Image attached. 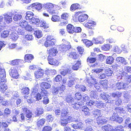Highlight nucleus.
<instances>
[{
  "mask_svg": "<svg viewBox=\"0 0 131 131\" xmlns=\"http://www.w3.org/2000/svg\"><path fill=\"white\" fill-rule=\"evenodd\" d=\"M69 112L67 109H62L61 112L60 120L61 124L63 126H66L68 123L72 122L73 118L71 116H68Z\"/></svg>",
  "mask_w": 131,
  "mask_h": 131,
  "instance_id": "f257e3e1",
  "label": "nucleus"
},
{
  "mask_svg": "<svg viewBox=\"0 0 131 131\" xmlns=\"http://www.w3.org/2000/svg\"><path fill=\"white\" fill-rule=\"evenodd\" d=\"M6 80L5 79H3L0 80V91L1 92L5 93L6 95L9 92L8 90V88L7 85L5 84Z\"/></svg>",
  "mask_w": 131,
  "mask_h": 131,
  "instance_id": "f03ea898",
  "label": "nucleus"
},
{
  "mask_svg": "<svg viewBox=\"0 0 131 131\" xmlns=\"http://www.w3.org/2000/svg\"><path fill=\"white\" fill-rule=\"evenodd\" d=\"M42 8V5L41 4L38 3H35L31 4L27 7V9L34 11L33 9H35L38 11H39Z\"/></svg>",
  "mask_w": 131,
  "mask_h": 131,
  "instance_id": "7ed1b4c3",
  "label": "nucleus"
},
{
  "mask_svg": "<svg viewBox=\"0 0 131 131\" xmlns=\"http://www.w3.org/2000/svg\"><path fill=\"white\" fill-rule=\"evenodd\" d=\"M82 12L79 11L76 12L75 14V16H78V20L79 22H83L86 20L88 17V16L86 14H82Z\"/></svg>",
  "mask_w": 131,
  "mask_h": 131,
  "instance_id": "20e7f679",
  "label": "nucleus"
},
{
  "mask_svg": "<svg viewBox=\"0 0 131 131\" xmlns=\"http://www.w3.org/2000/svg\"><path fill=\"white\" fill-rule=\"evenodd\" d=\"M54 39L50 36H48L46 38V40L45 42L44 46L46 47L51 46L54 45Z\"/></svg>",
  "mask_w": 131,
  "mask_h": 131,
  "instance_id": "39448f33",
  "label": "nucleus"
},
{
  "mask_svg": "<svg viewBox=\"0 0 131 131\" xmlns=\"http://www.w3.org/2000/svg\"><path fill=\"white\" fill-rule=\"evenodd\" d=\"M108 118L102 115L99 116L96 118L97 123L99 125H102L106 124L108 121Z\"/></svg>",
  "mask_w": 131,
  "mask_h": 131,
  "instance_id": "423d86ee",
  "label": "nucleus"
},
{
  "mask_svg": "<svg viewBox=\"0 0 131 131\" xmlns=\"http://www.w3.org/2000/svg\"><path fill=\"white\" fill-rule=\"evenodd\" d=\"M34 21H32L33 23L37 24V23H40V26L41 27L43 28L44 29H47L49 28V25L45 21H41L36 19L34 18L33 20Z\"/></svg>",
  "mask_w": 131,
  "mask_h": 131,
  "instance_id": "0eeeda50",
  "label": "nucleus"
},
{
  "mask_svg": "<svg viewBox=\"0 0 131 131\" xmlns=\"http://www.w3.org/2000/svg\"><path fill=\"white\" fill-rule=\"evenodd\" d=\"M9 75L12 78L17 79L18 78L19 74L17 70L15 68H11L9 70Z\"/></svg>",
  "mask_w": 131,
  "mask_h": 131,
  "instance_id": "6e6552de",
  "label": "nucleus"
},
{
  "mask_svg": "<svg viewBox=\"0 0 131 131\" xmlns=\"http://www.w3.org/2000/svg\"><path fill=\"white\" fill-rule=\"evenodd\" d=\"M49 55L48 57H54L56 56L58 51L57 49L53 47L50 49L47 50Z\"/></svg>",
  "mask_w": 131,
  "mask_h": 131,
  "instance_id": "1a4fd4ad",
  "label": "nucleus"
},
{
  "mask_svg": "<svg viewBox=\"0 0 131 131\" xmlns=\"http://www.w3.org/2000/svg\"><path fill=\"white\" fill-rule=\"evenodd\" d=\"M53 57H49L47 58V60L49 64L51 65L57 66L59 64V62L58 60L54 58Z\"/></svg>",
  "mask_w": 131,
  "mask_h": 131,
  "instance_id": "9d476101",
  "label": "nucleus"
},
{
  "mask_svg": "<svg viewBox=\"0 0 131 131\" xmlns=\"http://www.w3.org/2000/svg\"><path fill=\"white\" fill-rule=\"evenodd\" d=\"M22 109L23 111L25 113L26 117L28 119H31L32 115V112L26 107H23Z\"/></svg>",
  "mask_w": 131,
  "mask_h": 131,
  "instance_id": "9b49d317",
  "label": "nucleus"
},
{
  "mask_svg": "<svg viewBox=\"0 0 131 131\" xmlns=\"http://www.w3.org/2000/svg\"><path fill=\"white\" fill-rule=\"evenodd\" d=\"M38 87L37 86H35L33 88L32 91L30 95L31 96L30 98L28 99L27 101L28 103H31L33 102L34 100L33 99V97H32V96L38 92Z\"/></svg>",
  "mask_w": 131,
  "mask_h": 131,
  "instance_id": "f8f14e48",
  "label": "nucleus"
},
{
  "mask_svg": "<svg viewBox=\"0 0 131 131\" xmlns=\"http://www.w3.org/2000/svg\"><path fill=\"white\" fill-rule=\"evenodd\" d=\"M116 89L119 90L122 89H125L127 88L126 83L123 82H118L115 85Z\"/></svg>",
  "mask_w": 131,
  "mask_h": 131,
  "instance_id": "ddd939ff",
  "label": "nucleus"
},
{
  "mask_svg": "<svg viewBox=\"0 0 131 131\" xmlns=\"http://www.w3.org/2000/svg\"><path fill=\"white\" fill-rule=\"evenodd\" d=\"M111 119L112 121H115L119 124L122 123L123 121V119L122 117H120L118 115H117L116 114L112 116Z\"/></svg>",
  "mask_w": 131,
  "mask_h": 131,
  "instance_id": "4468645a",
  "label": "nucleus"
},
{
  "mask_svg": "<svg viewBox=\"0 0 131 131\" xmlns=\"http://www.w3.org/2000/svg\"><path fill=\"white\" fill-rule=\"evenodd\" d=\"M96 25V23L92 20H89L88 22L85 23L84 26L86 27L91 29H93V27Z\"/></svg>",
  "mask_w": 131,
  "mask_h": 131,
  "instance_id": "2eb2a0df",
  "label": "nucleus"
},
{
  "mask_svg": "<svg viewBox=\"0 0 131 131\" xmlns=\"http://www.w3.org/2000/svg\"><path fill=\"white\" fill-rule=\"evenodd\" d=\"M44 74L43 70L39 69L34 72L35 76L37 79L42 78Z\"/></svg>",
  "mask_w": 131,
  "mask_h": 131,
  "instance_id": "dca6fc26",
  "label": "nucleus"
},
{
  "mask_svg": "<svg viewBox=\"0 0 131 131\" xmlns=\"http://www.w3.org/2000/svg\"><path fill=\"white\" fill-rule=\"evenodd\" d=\"M65 85L62 84L59 88H56L54 89V93L57 94L59 91L60 93H63L66 89Z\"/></svg>",
  "mask_w": 131,
  "mask_h": 131,
  "instance_id": "f3484780",
  "label": "nucleus"
},
{
  "mask_svg": "<svg viewBox=\"0 0 131 131\" xmlns=\"http://www.w3.org/2000/svg\"><path fill=\"white\" fill-rule=\"evenodd\" d=\"M60 74L63 76L68 75L69 77V79H71L72 77L71 70L69 69H67L66 70H64L61 71Z\"/></svg>",
  "mask_w": 131,
  "mask_h": 131,
  "instance_id": "a211bd4d",
  "label": "nucleus"
},
{
  "mask_svg": "<svg viewBox=\"0 0 131 131\" xmlns=\"http://www.w3.org/2000/svg\"><path fill=\"white\" fill-rule=\"evenodd\" d=\"M101 128L104 131H114L115 130L112 126L108 124L102 126Z\"/></svg>",
  "mask_w": 131,
  "mask_h": 131,
  "instance_id": "6ab92c4d",
  "label": "nucleus"
},
{
  "mask_svg": "<svg viewBox=\"0 0 131 131\" xmlns=\"http://www.w3.org/2000/svg\"><path fill=\"white\" fill-rule=\"evenodd\" d=\"M67 32L70 34L74 33V27L70 24H68L66 27Z\"/></svg>",
  "mask_w": 131,
  "mask_h": 131,
  "instance_id": "aec40b11",
  "label": "nucleus"
},
{
  "mask_svg": "<svg viewBox=\"0 0 131 131\" xmlns=\"http://www.w3.org/2000/svg\"><path fill=\"white\" fill-rule=\"evenodd\" d=\"M33 13L30 11H28L26 12L25 18L26 20H30L33 18L34 16Z\"/></svg>",
  "mask_w": 131,
  "mask_h": 131,
  "instance_id": "412c9836",
  "label": "nucleus"
},
{
  "mask_svg": "<svg viewBox=\"0 0 131 131\" xmlns=\"http://www.w3.org/2000/svg\"><path fill=\"white\" fill-rule=\"evenodd\" d=\"M43 112L44 110L41 107L37 108L35 112V116L36 117L39 116L43 114Z\"/></svg>",
  "mask_w": 131,
  "mask_h": 131,
  "instance_id": "4be33fe9",
  "label": "nucleus"
},
{
  "mask_svg": "<svg viewBox=\"0 0 131 131\" xmlns=\"http://www.w3.org/2000/svg\"><path fill=\"white\" fill-rule=\"evenodd\" d=\"M34 58L33 56L31 54H26L24 57V60L25 62H30Z\"/></svg>",
  "mask_w": 131,
  "mask_h": 131,
  "instance_id": "5701e85b",
  "label": "nucleus"
},
{
  "mask_svg": "<svg viewBox=\"0 0 131 131\" xmlns=\"http://www.w3.org/2000/svg\"><path fill=\"white\" fill-rule=\"evenodd\" d=\"M101 96L102 98L106 101V103H109L111 102V101L109 100L110 96L105 93L101 94Z\"/></svg>",
  "mask_w": 131,
  "mask_h": 131,
  "instance_id": "b1692460",
  "label": "nucleus"
},
{
  "mask_svg": "<svg viewBox=\"0 0 131 131\" xmlns=\"http://www.w3.org/2000/svg\"><path fill=\"white\" fill-rule=\"evenodd\" d=\"M46 121V119L45 118H42L39 120L36 123L37 126L39 127H41L45 124Z\"/></svg>",
  "mask_w": 131,
  "mask_h": 131,
  "instance_id": "393cba45",
  "label": "nucleus"
},
{
  "mask_svg": "<svg viewBox=\"0 0 131 131\" xmlns=\"http://www.w3.org/2000/svg\"><path fill=\"white\" fill-rule=\"evenodd\" d=\"M54 6V5L51 3H47L45 4L44 5V6L45 8L47 9V10L50 12L52 8Z\"/></svg>",
  "mask_w": 131,
  "mask_h": 131,
  "instance_id": "a878e982",
  "label": "nucleus"
},
{
  "mask_svg": "<svg viewBox=\"0 0 131 131\" xmlns=\"http://www.w3.org/2000/svg\"><path fill=\"white\" fill-rule=\"evenodd\" d=\"M82 41L85 44L86 46L88 47L91 46L93 44L91 41L87 39H82Z\"/></svg>",
  "mask_w": 131,
  "mask_h": 131,
  "instance_id": "bb28decb",
  "label": "nucleus"
},
{
  "mask_svg": "<svg viewBox=\"0 0 131 131\" xmlns=\"http://www.w3.org/2000/svg\"><path fill=\"white\" fill-rule=\"evenodd\" d=\"M4 16V19L6 23L9 24L12 22V19L11 16L7 14H6Z\"/></svg>",
  "mask_w": 131,
  "mask_h": 131,
  "instance_id": "cd10ccee",
  "label": "nucleus"
},
{
  "mask_svg": "<svg viewBox=\"0 0 131 131\" xmlns=\"http://www.w3.org/2000/svg\"><path fill=\"white\" fill-rule=\"evenodd\" d=\"M69 56L73 60H77L78 59L79 55L76 52H71L69 53Z\"/></svg>",
  "mask_w": 131,
  "mask_h": 131,
  "instance_id": "c85d7f7f",
  "label": "nucleus"
},
{
  "mask_svg": "<svg viewBox=\"0 0 131 131\" xmlns=\"http://www.w3.org/2000/svg\"><path fill=\"white\" fill-rule=\"evenodd\" d=\"M83 123L81 122H79L77 124H73L72 127L75 129H78L82 128L83 127Z\"/></svg>",
  "mask_w": 131,
  "mask_h": 131,
  "instance_id": "c756f323",
  "label": "nucleus"
},
{
  "mask_svg": "<svg viewBox=\"0 0 131 131\" xmlns=\"http://www.w3.org/2000/svg\"><path fill=\"white\" fill-rule=\"evenodd\" d=\"M21 91V93L24 95H27L30 93V89L27 87H25L20 89Z\"/></svg>",
  "mask_w": 131,
  "mask_h": 131,
  "instance_id": "7c9ffc66",
  "label": "nucleus"
},
{
  "mask_svg": "<svg viewBox=\"0 0 131 131\" xmlns=\"http://www.w3.org/2000/svg\"><path fill=\"white\" fill-rule=\"evenodd\" d=\"M114 59L112 56H109L107 57L106 59V63L107 64L111 65L114 62Z\"/></svg>",
  "mask_w": 131,
  "mask_h": 131,
  "instance_id": "2f4dec72",
  "label": "nucleus"
},
{
  "mask_svg": "<svg viewBox=\"0 0 131 131\" xmlns=\"http://www.w3.org/2000/svg\"><path fill=\"white\" fill-rule=\"evenodd\" d=\"M116 60L118 63H121L124 64H126V60L124 58L122 57H117L116 58Z\"/></svg>",
  "mask_w": 131,
  "mask_h": 131,
  "instance_id": "473e14b6",
  "label": "nucleus"
},
{
  "mask_svg": "<svg viewBox=\"0 0 131 131\" xmlns=\"http://www.w3.org/2000/svg\"><path fill=\"white\" fill-rule=\"evenodd\" d=\"M81 61L78 60L77 61L76 63L73 65L72 67V69L74 70H78L79 68V67L81 65Z\"/></svg>",
  "mask_w": 131,
  "mask_h": 131,
  "instance_id": "72a5a7b5",
  "label": "nucleus"
},
{
  "mask_svg": "<svg viewBox=\"0 0 131 131\" xmlns=\"http://www.w3.org/2000/svg\"><path fill=\"white\" fill-rule=\"evenodd\" d=\"M22 60L20 59H16L10 62V64L12 65H18L21 63Z\"/></svg>",
  "mask_w": 131,
  "mask_h": 131,
  "instance_id": "f704fd0d",
  "label": "nucleus"
},
{
  "mask_svg": "<svg viewBox=\"0 0 131 131\" xmlns=\"http://www.w3.org/2000/svg\"><path fill=\"white\" fill-rule=\"evenodd\" d=\"M108 83L107 80L105 79L104 80H100V84L104 88H107Z\"/></svg>",
  "mask_w": 131,
  "mask_h": 131,
  "instance_id": "c9c22d12",
  "label": "nucleus"
},
{
  "mask_svg": "<svg viewBox=\"0 0 131 131\" xmlns=\"http://www.w3.org/2000/svg\"><path fill=\"white\" fill-rule=\"evenodd\" d=\"M122 92L119 91H117L116 92H113L112 96L113 97H116L118 98L121 97L122 95Z\"/></svg>",
  "mask_w": 131,
  "mask_h": 131,
  "instance_id": "e433bc0d",
  "label": "nucleus"
},
{
  "mask_svg": "<svg viewBox=\"0 0 131 131\" xmlns=\"http://www.w3.org/2000/svg\"><path fill=\"white\" fill-rule=\"evenodd\" d=\"M82 110L85 115H89L90 114V110L87 107L85 106H83Z\"/></svg>",
  "mask_w": 131,
  "mask_h": 131,
  "instance_id": "4c0bfd02",
  "label": "nucleus"
},
{
  "mask_svg": "<svg viewBox=\"0 0 131 131\" xmlns=\"http://www.w3.org/2000/svg\"><path fill=\"white\" fill-rule=\"evenodd\" d=\"M5 72L4 70L0 68V79L1 80L3 79H5Z\"/></svg>",
  "mask_w": 131,
  "mask_h": 131,
  "instance_id": "58836bf2",
  "label": "nucleus"
},
{
  "mask_svg": "<svg viewBox=\"0 0 131 131\" xmlns=\"http://www.w3.org/2000/svg\"><path fill=\"white\" fill-rule=\"evenodd\" d=\"M82 97L81 94L80 92H77L75 94L74 98L77 101H79L82 99Z\"/></svg>",
  "mask_w": 131,
  "mask_h": 131,
  "instance_id": "ea45409f",
  "label": "nucleus"
},
{
  "mask_svg": "<svg viewBox=\"0 0 131 131\" xmlns=\"http://www.w3.org/2000/svg\"><path fill=\"white\" fill-rule=\"evenodd\" d=\"M41 86L42 88V89H48L50 87V85L47 82H43L41 84Z\"/></svg>",
  "mask_w": 131,
  "mask_h": 131,
  "instance_id": "a19ab883",
  "label": "nucleus"
},
{
  "mask_svg": "<svg viewBox=\"0 0 131 131\" xmlns=\"http://www.w3.org/2000/svg\"><path fill=\"white\" fill-rule=\"evenodd\" d=\"M42 95H41V94L39 93H37L36 94L35 96H32V97H33V99L34 100V101H35L34 98H35L36 99V101H39L40 100H41L42 99Z\"/></svg>",
  "mask_w": 131,
  "mask_h": 131,
  "instance_id": "79ce46f5",
  "label": "nucleus"
},
{
  "mask_svg": "<svg viewBox=\"0 0 131 131\" xmlns=\"http://www.w3.org/2000/svg\"><path fill=\"white\" fill-rule=\"evenodd\" d=\"M79 5L77 4H74L72 5L70 7V10L71 11H74L79 8Z\"/></svg>",
  "mask_w": 131,
  "mask_h": 131,
  "instance_id": "37998d69",
  "label": "nucleus"
},
{
  "mask_svg": "<svg viewBox=\"0 0 131 131\" xmlns=\"http://www.w3.org/2000/svg\"><path fill=\"white\" fill-rule=\"evenodd\" d=\"M96 59L95 58L88 57L87 59V62L89 63H93L96 61Z\"/></svg>",
  "mask_w": 131,
  "mask_h": 131,
  "instance_id": "c03bdc74",
  "label": "nucleus"
},
{
  "mask_svg": "<svg viewBox=\"0 0 131 131\" xmlns=\"http://www.w3.org/2000/svg\"><path fill=\"white\" fill-rule=\"evenodd\" d=\"M9 34V31L8 30L4 31L1 33V36L2 38H5L7 37Z\"/></svg>",
  "mask_w": 131,
  "mask_h": 131,
  "instance_id": "a18cd8bd",
  "label": "nucleus"
},
{
  "mask_svg": "<svg viewBox=\"0 0 131 131\" xmlns=\"http://www.w3.org/2000/svg\"><path fill=\"white\" fill-rule=\"evenodd\" d=\"M22 16L21 15L18 14H15L13 17L14 20L15 21H17L21 19Z\"/></svg>",
  "mask_w": 131,
  "mask_h": 131,
  "instance_id": "49530a36",
  "label": "nucleus"
},
{
  "mask_svg": "<svg viewBox=\"0 0 131 131\" xmlns=\"http://www.w3.org/2000/svg\"><path fill=\"white\" fill-rule=\"evenodd\" d=\"M60 16L57 15H53L51 18V20L54 22L58 21L60 20Z\"/></svg>",
  "mask_w": 131,
  "mask_h": 131,
  "instance_id": "de8ad7c7",
  "label": "nucleus"
},
{
  "mask_svg": "<svg viewBox=\"0 0 131 131\" xmlns=\"http://www.w3.org/2000/svg\"><path fill=\"white\" fill-rule=\"evenodd\" d=\"M105 73L106 75L109 77L112 75L113 72L110 68H108L106 70Z\"/></svg>",
  "mask_w": 131,
  "mask_h": 131,
  "instance_id": "09e8293b",
  "label": "nucleus"
},
{
  "mask_svg": "<svg viewBox=\"0 0 131 131\" xmlns=\"http://www.w3.org/2000/svg\"><path fill=\"white\" fill-rule=\"evenodd\" d=\"M76 89H78L80 90L81 91L84 92L86 90V88L84 85H82L80 86L78 85H77L75 86Z\"/></svg>",
  "mask_w": 131,
  "mask_h": 131,
  "instance_id": "8fccbe9b",
  "label": "nucleus"
},
{
  "mask_svg": "<svg viewBox=\"0 0 131 131\" xmlns=\"http://www.w3.org/2000/svg\"><path fill=\"white\" fill-rule=\"evenodd\" d=\"M52 130V128L51 126L47 125L42 128L41 131H51Z\"/></svg>",
  "mask_w": 131,
  "mask_h": 131,
  "instance_id": "3c124183",
  "label": "nucleus"
},
{
  "mask_svg": "<svg viewBox=\"0 0 131 131\" xmlns=\"http://www.w3.org/2000/svg\"><path fill=\"white\" fill-rule=\"evenodd\" d=\"M93 114L95 117L100 116L101 112L100 110L96 109L94 110L93 112Z\"/></svg>",
  "mask_w": 131,
  "mask_h": 131,
  "instance_id": "603ef678",
  "label": "nucleus"
},
{
  "mask_svg": "<svg viewBox=\"0 0 131 131\" xmlns=\"http://www.w3.org/2000/svg\"><path fill=\"white\" fill-rule=\"evenodd\" d=\"M77 50L80 54L82 55L83 54L84 49L81 46H79L77 48Z\"/></svg>",
  "mask_w": 131,
  "mask_h": 131,
  "instance_id": "864d4df0",
  "label": "nucleus"
},
{
  "mask_svg": "<svg viewBox=\"0 0 131 131\" xmlns=\"http://www.w3.org/2000/svg\"><path fill=\"white\" fill-rule=\"evenodd\" d=\"M82 106L81 104L76 103L72 104V107L74 109L76 110H78Z\"/></svg>",
  "mask_w": 131,
  "mask_h": 131,
  "instance_id": "5fc2aeb1",
  "label": "nucleus"
},
{
  "mask_svg": "<svg viewBox=\"0 0 131 131\" xmlns=\"http://www.w3.org/2000/svg\"><path fill=\"white\" fill-rule=\"evenodd\" d=\"M62 80V77L60 75H57L54 79V81L56 82H60Z\"/></svg>",
  "mask_w": 131,
  "mask_h": 131,
  "instance_id": "6e6d98bb",
  "label": "nucleus"
},
{
  "mask_svg": "<svg viewBox=\"0 0 131 131\" xmlns=\"http://www.w3.org/2000/svg\"><path fill=\"white\" fill-rule=\"evenodd\" d=\"M66 100V102L68 103L72 102L73 101V98L70 95L67 96Z\"/></svg>",
  "mask_w": 131,
  "mask_h": 131,
  "instance_id": "4d7b16f0",
  "label": "nucleus"
},
{
  "mask_svg": "<svg viewBox=\"0 0 131 131\" xmlns=\"http://www.w3.org/2000/svg\"><path fill=\"white\" fill-rule=\"evenodd\" d=\"M34 34L36 37L38 38H40L42 36L41 32L38 30L35 31Z\"/></svg>",
  "mask_w": 131,
  "mask_h": 131,
  "instance_id": "13d9d810",
  "label": "nucleus"
},
{
  "mask_svg": "<svg viewBox=\"0 0 131 131\" xmlns=\"http://www.w3.org/2000/svg\"><path fill=\"white\" fill-rule=\"evenodd\" d=\"M69 17L68 14L67 13H64L61 15V18L62 19L66 20Z\"/></svg>",
  "mask_w": 131,
  "mask_h": 131,
  "instance_id": "bf43d9fd",
  "label": "nucleus"
},
{
  "mask_svg": "<svg viewBox=\"0 0 131 131\" xmlns=\"http://www.w3.org/2000/svg\"><path fill=\"white\" fill-rule=\"evenodd\" d=\"M0 103H2L3 106H6L8 104V102L7 101L5 100L4 99L0 97Z\"/></svg>",
  "mask_w": 131,
  "mask_h": 131,
  "instance_id": "052dcab7",
  "label": "nucleus"
},
{
  "mask_svg": "<svg viewBox=\"0 0 131 131\" xmlns=\"http://www.w3.org/2000/svg\"><path fill=\"white\" fill-rule=\"evenodd\" d=\"M110 47V46L109 44H106L102 46V50L104 51H107L109 50Z\"/></svg>",
  "mask_w": 131,
  "mask_h": 131,
  "instance_id": "680f3d73",
  "label": "nucleus"
},
{
  "mask_svg": "<svg viewBox=\"0 0 131 131\" xmlns=\"http://www.w3.org/2000/svg\"><path fill=\"white\" fill-rule=\"evenodd\" d=\"M24 28L26 30L29 32L32 31L33 30L32 27L30 25L28 24H27Z\"/></svg>",
  "mask_w": 131,
  "mask_h": 131,
  "instance_id": "e2e57ef3",
  "label": "nucleus"
},
{
  "mask_svg": "<svg viewBox=\"0 0 131 131\" xmlns=\"http://www.w3.org/2000/svg\"><path fill=\"white\" fill-rule=\"evenodd\" d=\"M11 113V110L8 108H6L4 110V114L5 115L8 116Z\"/></svg>",
  "mask_w": 131,
  "mask_h": 131,
  "instance_id": "0e129e2a",
  "label": "nucleus"
},
{
  "mask_svg": "<svg viewBox=\"0 0 131 131\" xmlns=\"http://www.w3.org/2000/svg\"><path fill=\"white\" fill-rule=\"evenodd\" d=\"M41 93L42 94V96H47L48 92L47 90H46L42 88L41 89Z\"/></svg>",
  "mask_w": 131,
  "mask_h": 131,
  "instance_id": "69168bd1",
  "label": "nucleus"
},
{
  "mask_svg": "<svg viewBox=\"0 0 131 131\" xmlns=\"http://www.w3.org/2000/svg\"><path fill=\"white\" fill-rule=\"evenodd\" d=\"M113 51L114 52L118 54L120 53L121 52V51L120 48L117 46L114 47Z\"/></svg>",
  "mask_w": 131,
  "mask_h": 131,
  "instance_id": "338daca9",
  "label": "nucleus"
},
{
  "mask_svg": "<svg viewBox=\"0 0 131 131\" xmlns=\"http://www.w3.org/2000/svg\"><path fill=\"white\" fill-rule=\"evenodd\" d=\"M104 103L101 102H97L96 103V107L99 108H101L104 107Z\"/></svg>",
  "mask_w": 131,
  "mask_h": 131,
  "instance_id": "774afa93",
  "label": "nucleus"
}]
</instances>
